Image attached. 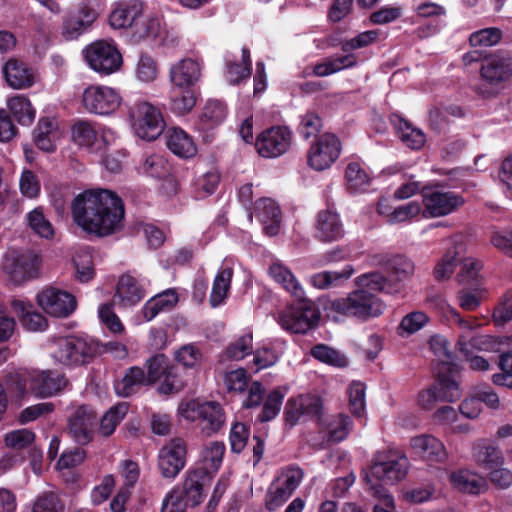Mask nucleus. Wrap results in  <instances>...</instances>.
Listing matches in <instances>:
<instances>
[{"mask_svg": "<svg viewBox=\"0 0 512 512\" xmlns=\"http://www.w3.org/2000/svg\"><path fill=\"white\" fill-rule=\"evenodd\" d=\"M71 211L79 227L98 237L117 232L124 219L121 198L107 189L88 190L79 194L72 202Z\"/></svg>", "mask_w": 512, "mask_h": 512, "instance_id": "1", "label": "nucleus"}, {"mask_svg": "<svg viewBox=\"0 0 512 512\" xmlns=\"http://www.w3.org/2000/svg\"><path fill=\"white\" fill-rule=\"evenodd\" d=\"M409 466L407 456L400 451L376 453L364 478L367 491L379 498L384 506L393 508L394 498L381 483L393 485L402 481L408 473Z\"/></svg>", "mask_w": 512, "mask_h": 512, "instance_id": "2", "label": "nucleus"}, {"mask_svg": "<svg viewBox=\"0 0 512 512\" xmlns=\"http://www.w3.org/2000/svg\"><path fill=\"white\" fill-rule=\"evenodd\" d=\"M482 83L477 92L484 98L495 97L503 88V84L512 77V55L498 51L486 55L480 66Z\"/></svg>", "mask_w": 512, "mask_h": 512, "instance_id": "3", "label": "nucleus"}, {"mask_svg": "<svg viewBox=\"0 0 512 512\" xmlns=\"http://www.w3.org/2000/svg\"><path fill=\"white\" fill-rule=\"evenodd\" d=\"M331 309L343 316L368 320L380 316L385 310V304L374 293L365 289H357L347 295L332 301Z\"/></svg>", "mask_w": 512, "mask_h": 512, "instance_id": "4", "label": "nucleus"}, {"mask_svg": "<svg viewBox=\"0 0 512 512\" xmlns=\"http://www.w3.org/2000/svg\"><path fill=\"white\" fill-rule=\"evenodd\" d=\"M40 265L41 259L38 254L11 249L4 255L2 270L11 284L22 286L39 276Z\"/></svg>", "mask_w": 512, "mask_h": 512, "instance_id": "5", "label": "nucleus"}, {"mask_svg": "<svg viewBox=\"0 0 512 512\" xmlns=\"http://www.w3.org/2000/svg\"><path fill=\"white\" fill-rule=\"evenodd\" d=\"M295 299V303L287 306L278 314L277 322L288 332L305 334L317 326L320 312L315 304L306 299L304 295Z\"/></svg>", "mask_w": 512, "mask_h": 512, "instance_id": "6", "label": "nucleus"}, {"mask_svg": "<svg viewBox=\"0 0 512 512\" xmlns=\"http://www.w3.org/2000/svg\"><path fill=\"white\" fill-rule=\"evenodd\" d=\"M469 236L464 233L453 237L454 255L450 257V273L456 271V281L464 287L481 286L483 263L474 257H462L466 251Z\"/></svg>", "mask_w": 512, "mask_h": 512, "instance_id": "7", "label": "nucleus"}, {"mask_svg": "<svg viewBox=\"0 0 512 512\" xmlns=\"http://www.w3.org/2000/svg\"><path fill=\"white\" fill-rule=\"evenodd\" d=\"M179 412L186 420L198 422L202 432L210 436L218 432L225 422V414L217 402L190 401L179 407Z\"/></svg>", "mask_w": 512, "mask_h": 512, "instance_id": "8", "label": "nucleus"}, {"mask_svg": "<svg viewBox=\"0 0 512 512\" xmlns=\"http://www.w3.org/2000/svg\"><path fill=\"white\" fill-rule=\"evenodd\" d=\"M132 127L138 137L152 141L164 131L165 122L160 109L148 102H137L130 110Z\"/></svg>", "mask_w": 512, "mask_h": 512, "instance_id": "9", "label": "nucleus"}, {"mask_svg": "<svg viewBox=\"0 0 512 512\" xmlns=\"http://www.w3.org/2000/svg\"><path fill=\"white\" fill-rule=\"evenodd\" d=\"M121 103L120 92L105 85H90L82 94L84 109L96 115H110L120 107Z\"/></svg>", "mask_w": 512, "mask_h": 512, "instance_id": "10", "label": "nucleus"}, {"mask_svg": "<svg viewBox=\"0 0 512 512\" xmlns=\"http://www.w3.org/2000/svg\"><path fill=\"white\" fill-rule=\"evenodd\" d=\"M85 60L91 69L110 75L120 69L123 58L117 47L106 41H96L84 50Z\"/></svg>", "mask_w": 512, "mask_h": 512, "instance_id": "11", "label": "nucleus"}, {"mask_svg": "<svg viewBox=\"0 0 512 512\" xmlns=\"http://www.w3.org/2000/svg\"><path fill=\"white\" fill-rule=\"evenodd\" d=\"M448 374L439 370L435 381L425 390L418 394V405L422 410L432 411L437 409L433 415L437 421L444 420L448 413Z\"/></svg>", "mask_w": 512, "mask_h": 512, "instance_id": "12", "label": "nucleus"}, {"mask_svg": "<svg viewBox=\"0 0 512 512\" xmlns=\"http://www.w3.org/2000/svg\"><path fill=\"white\" fill-rule=\"evenodd\" d=\"M284 415L290 426L296 425L301 420H316L323 422V401L317 395L305 394L288 399Z\"/></svg>", "mask_w": 512, "mask_h": 512, "instance_id": "13", "label": "nucleus"}, {"mask_svg": "<svg viewBox=\"0 0 512 512\" xmlns=\"http://www.w3.org/2000/svg\"><path fill=\"white\" fill-rule=\"evenodd\" d=\"M94 353V347L85 339L70 336L57 340L53 357L62 365L78 366L89 362Z\"/></svg>", "mask_w": 512, "mask_h": 512, "instance_id": "14", "label": "nucleus"}, {"mask_svg": "<svg viewBox=\"0 0 512 512\" xmlns=\"http://www.w3.org/2000/svg\"><path fill=\"white\" fill-rule=\"evenodd\" d=\"M293 134L286 126H272L262 131L256 138L255 147L264 158H277L290 149Z\"/></svg>", "mask_w": 512, "mask_h": 512, "instance_id": "15", "label": "nucleus"}, {"mask_svg": "<svg viewBox=\"0 0 512 512\" xmlns=\"http://www.w3.org/2000/svg\"><path fill=\"white\" fill-rule=\"evenodd\" d=\"M303 479V471L300 468L291 467L270 485L265 505L269 511H275L282 506L293 494Z\"/></svg>", "mask_w": 512, "mask_h": 512, "instance_id": "16", "label": "nucleus"}, {"mask_svg": "<svg viewBox=\"0 0 512 512\" xmlns=\"http://www.w3.org/2000/svg\"><path fill=\"white\" fill-rule=\"evenodd\" d=\"M341 149V142L336 135L324 133L310 147L308 165L316 171L328 169L339 158Z\"/></svg>", "mask_w": 512, "mask_h": 512, "instance_id": "17", "label": "nucleus"}, {"mask_svg": "<svg viewBox=\"0 0 512 512\" xmlns=\"http://www.w3.org/2000/svg\"><path fill=\"white\" fill-rule=\"evenodd\" d=\"M38 305L52 317L67 318L77 307L74 295L59 288L49 286L37 295Z\"/></svg>", "mask_w": 512, "mask_h": 512, "instance_id": "18", "label": "nucleus"}, {"mask_svg": "<svg viewBox=\"0 0 512 512\" xmlns=\"http://www.w3.org/2000/svg\"><path fill=\"white\" fill-rule=\"evenodd\" d=\"M187 446L182 438H173L158 453V469L166 479H174L186 464Z\"/></svg>", "mask_w": 512, "mask_h": 512, "instance_id": "19", "label": "nucleus"}, {"mask_svg": "<svg viewBox=\"0 0 512 512\" xmlns=\"http://www.w3.org/2000/svg\"><path fill=\"white\" fill-rule=\"evenodd\" d=\"M97 413L89 405H81L68 416V434L80 445H86L93 439Z\"/></svg>", "mask_w": 512, "mask_h": 512, "instance_id": "20", "label": "nucleus"}, {"mask_svg": "<svg viewBox=\"0 0 512 512\" xmlns=\"http://www.w3.org/2000/svg\"><path fill=\"white\" fill-rule=\"evenodd\" d=\"M451 319L463 329V333L460 335L457 343V349L463 354L466 360L469 361L470 368L478 371L488 370L489 363L486 359L481 356H470L472 352L471 348L477 345V340L473 332L476 326V320H474L473 323L464 320L458 311L450 307V320Z\"/></svg>", "mask_w": 512, "mask_h": 512, "instance_id": "21", "label": "nucleus"}, {"mask_svg": "<svg viewBox=\"0 0 512 512\" xmlns=\"http://www.w3.org/2000/svg\"><path fill=\"white\" fill-rule=\"evenodd\" d=\"M202 62L193 58H183L169 68L171 87L193 88L202 76Z\"/></svg>", "mask_w": 512, "mask_h": 512, "instance_id": "22", "label": "nucleus"}, {"mask_svg": "<svg viewBox=\"0 0 512 512\" xmlns=\"http://www.w3.org/2000/svg\"><path fill=\"white\" fill-rule=\"evenodd\" d=\"M345 234L340 215L326 209L318 212L315 222V238L321 242L330 243L343 238Z\"/></svg>", "mask_w": 512, "mask_h": 512, "instance_id": "23", "label": "nucleus"}, {"mask_svg": "<svg viewBox=\"0 0 512 512\" xmlns=\"http://www.w3.org/2000/svg\"><path fill=\"white\" fill-rule=\"evenodd\" d=\"M31 375V392L40 398L55 395L67 383L64 375L57 371L31 370Z\"/></svg>", "mask_w": 512, "mask_h": 512, "instance_id": "24", "label": "nucleus"}, {"mask_svg": "<svg viewBox=\"0 0 512 512\" xmlns=\"http://www.w3.org/2000/svg\"><path fill=\"white\" fill-rule=\"evenodd\" d=\"M146 295L144 286L132 275L124 274L119 278L114 295V303L122 307H132Z\"/></svg>", "mask_w": 512, "mask_h": 512, "instance_id": "25", "label": "nucleus"}, {"mask_svg": "<svg viewBox=\"0 0 512 512\" xmlns=\"http://www.w3.org/2000/svg\"><path fill=\"white\" fill-rule=\"evenodd\" d=\"M211 477L203 470H191L180 487V493L190 506L199 505L204 498V488L210 483Z\"/></svg>", "mask_w": 512, "mask_h": 512, "instance_id": "26", "label": "nucleus"}, {"mask_svg": "<svg viewBox=\"0 0 512 512\" xmlns=\"http://www.w3.org/2000/svg\"><path fill=\"white\" fill-rule=\"evenodd\" d=\"M3 74L8 85L14 89L29 88L35 79L33 70L26 63L15 58L5 63Z\"/></svg>", "mask_w": 512, "mask_h": 512, "instance_id": "27", "label": "nucleus"}, {"mask_svg": "<svg viewBox=\"0 0 512 512\" xmlns=\"http://www.w3.org/2000/svg\"><path fill=\"white\" fill-rule=\"evenodd\" d=\"M414 454L426 461L438 462L445 455L442 442L432 435H420L411 439Z\"/></svg>", "mask_w": 512, "mask_h": 512, "instance_id": "28", "label": "nucleus"}, {"mask_svg": "<svg viewBox=\"0 0 512 512\" xmlns=\"http://www.w3.org/2000/svg\"><path fill=\"white\" fill-rule=\"evenodd\" d=\"M268 273L270 277L294 298H301L304 289L291 270L280 261L273 262Z\"/></svg>", "mask_w": 512, "mask_h": 512, "instance_id": "29", "label": "nucleus"}, {"mask_svg": "<svg viewBox=\"0 0 512 512\" xmlns=\"http://www.w3.org/2000/svg\"><path fill=\"white\" fill-rule=\"evenodd\" d=\"M257 217L269 236L278 234L281 222V211L275 201L269 198L260 199L256 204Z\"/></svg>", "mask_w": 512, "mask_h": 512, "instance_id": "30", "label": "nucleus"}, {"mask_svg": "<svg viewBox=\"0 0 512 512\" xmlns=\"http://www.w3.org/2000/svg\"><path fill=\"white\" fill-rule=\"evenodd\" d=\"M472 456L475 463L486 470L502 466L504 457L502 452L487 440L477 441L472 448Z\"/></svg>", "mask_w": 512, "mask_h": 512, "instance_id": "31", "label": "nucleus"}, {"mask_svg": "<svg viewBox=\"0 0 512 512\" xmlns=\"http://www.w3.org/2000/svg\"><path fill=\"white\" fill-rule=\"evenodd\" d=\"M178 302V294L174 289H167L150 298L142 308L146 321L153 320L159 313L170 311Z\"/></svg>", "mask_w": 512, "mask_h": 512, "instance_id": "32", "label": "nucleus"}, {"mask_svg": "<svg viewBox=\"0 0 512 512\" xmlns=\"http://www.w3.org/2000/svg\"><path fill=\"white\" fill-rule=\"evenodd\" d=\"M391 122L396 130L398 137L409 148L418 150L425 143L424 133L412 126V124L400 115L394 114L391 116Z\"/></svg>", "mask_w": 512, "mask_h": 512, "instance_id": "33", "label": "nucleus"}, {"mask_svg": "<svg viewBox=\"0 0 512 512\" xmlns=\"http://www.w3.org/2000/svg\"><path fill=\"white\" fill-rule=\"evenodd\" d=\"M355 283L359 286V289H365L372 293L385 292L387 294H394L400 291L398 283H392L390 279L384 277L379 272L362 274L355 279Z\"/></svg>", "mask_w": 512, "mask_h": 512, "instance_id": "34", "label": "nucleus"}, {"mask_svg": "<svg viewBox=\"0 0 512 512\" xmlns=\"http://www.w3.org/2000/svg\"><path fill=\"white\" fill-rule=\"evenodd\" d=\"M167 146L172 153L182 158H191L197 153L193 138L181 128L169 131Z\"/></svg>", "mask_w": 512, "mask_h": 512, "instance_id": "35", "label": "nucleus"}, {"mask_svg": "<svg viewBox=\"0 0 512 512\" xmlns=\"http://www.w3.org/2000/svg\"><path fill=\"white\" fill-rule=\"evenodd\" d=\"M423 204L425 218L444 216L448 213V193L434 188H426L423 191Z\"/></svg>", "mask_w": 512, "mask_h": 512, "instance_id": "36", "label": "nucleus"}, {"mask_svg": "<svg viewBox=\"0 0 512 512\" xmlns=\"http://www.w3.org/2000/svg\"><path fill=\"white\" fill-rule=\"evenodd\" d=\"M142 13L139 3H124L115 8L109 17L111 26L115 29L130 27L137 23Z\"/></svg>", "mask_w": 512, "mask_h": 512, "instance_id": "37", "label": "nucleus"}, {"mask_svg": "<svg viewBox=\"0 0 512 512\" xmlns=\"http://www.w3.org/2000/svg\"><path fill=\"white\" fill-rule=\"evenodd\" d=\"M134 75L142 83L149 84L159 76L157 59L147 51H140L134 65Z\"/></svg>", "mask_w": 512, "mask_h": 512, "instance_id": "38", "label": "nucleus"}, {"mask_svg": "<svg viewBox=\"0 0 512 512\" xmlns=\"http://www.w3.org/2000/svg\"><path fill=\"white\" fill-rule=\"evenodd\" d=\"M58 136L55 122L49 118L39 120L37 127L33 131V140L35 145L44 152L55 150V140Z\"/></svg>", "mask_w": 512, "mask_h": 512, "instance_id": "39", "label": "nucleus"}, {"mask_svg": "<svg viewBox=\"0 0 512 512\" xmlns=\"http://www.w3.org/2000/svg\"><path fill=\"white\" fill-rule=\"evenodd\" d=\"M170 110L179 116L192 111L196 105V94L193 88L171 87L169 91Z\"/></svg>", "mask_w": 512, "mask_h": 512, "instance_id": "40", "label": "nucleus"}, {"mask_svg": "<svg viewBox=\"0 0 512 512\" xmlns=\"http://www.w3.org/2000/svg\"><path fill=\"white\" fill-rule=\"evenodd\" d=\"M450 482L462 492L478 494L486 489V479L474 472L461 470L450 474Z\"/></svg>", "mask_w": 512, "mask_h": 512, "instance_id": "41", "label": "nucleus"}, {"mask_svg": "<svg viewBox=\"0 0 512 512\" xmlns=\"http://www.w3.org/2000/svg\"><path fill=\"white\" fill-rule=\"evenodd\" d=\"M232 277L233 269L231 267H223L219 269L214 278L209 298L211 307L216 308L224 303L230 290Z\"/></svg>", "mask_w": 512, "mask_h": 512, "instance_id": "42", "label": "nucleus"}, {"mask_svg": "<svg viewBox=\"0 0 512 512\" xmlns=\"http://www.w3.org/2000/svg\"><path fill=\"white\" fill-rule=\"evenodd\" d=\"M356 64L357 58L354 54L328 57L323 62L314 65L312 75L326 77L343 69L354 67Z\"/></svg>", "mask_w": 512, "mask_h": 512, "instance_id": "43", "label": "nucleus"}, {"mask_svg": "<svg viewBox=\"0 0 512 512\" xmlns=\"http://www.w3.org/2000/svg\"><path fill=\"white\" fill-rule=\"evenodd\" d=\"M149 384L146 373L140 367H131L122 378L115 384L118 395L128 397L134 394L141 386Z\"/></svg>", "mask_w": 512, "mask_h": 512, "instance_id": "44", "label": "nucleus"}, {"mask_svg": "<svg viewBox=\"0 0 512 512\" xmlns=\"http://www.w3.org/2000/svg\"><path fill=\"white\" fill-rule=\"evenodd\" d=\"M384 264L389 273V279L392 283H398L400 286L402 281L414 273L413 262L402 255L388 257Z\"/></svg>", "mask_w": 512, "mask_h": 512, "instance_id": "45", "label": "nucleus"}, {"mask_svg": "<svg viewBox=\"0 0 512 512\" xmlns=\"http://www.w3.org/2000/svg\"><path fill=\"white\" fill-rule=\"evenodd\" d=\"M354 273L351 265H346L341 271H322L310 277V283L318 289H328L349 279Z\"/></svg>", "mask_w": 512, "mask_h": 512, "instance_id": "46", "label": "nucleus"}, {"mask_svg": "<svg viewBox=\"0 0 512 512\" xmlns=\"http://www.w3.org/2000/svg\"><path fill=\"white\" fill-rule=\"evenodd\" d=\"M7 107L19 124L28 126L34 121L35 110L28 98L22 95L11 97L7 101Z\"/></svg>", "mask_w": 512, "mask_h": 512, "instance_id": "47", "label": "nucleus"}, {"mask_svg": "<svg viewBox=\"0 0 512 512\" xmlns=\"http://www.w3.org/2000/svg\"><path fill=\"white\" fill-rule=\"evenodd\" d=\"M13 308L21 313V322L29 331H43L47 326L46 318L39 312L30 311L31 306L23 301L14 300Z\"/></svg>", "mask_w": 512, "mask_h": 512, "instance_id": "48", "label": "nucleus"}, {"mask_svg": "<svg viewBox=\"0 0 512 512\" xmlns=\"http://www.w3.org/2000/svg\"><path fill=\"white\" fill-rule=\"evenodd\" d=\"M29 228L44 239H51L54 236V228L44 214L42 207H36L26 215Z\"/></svg>", "mask_w": 512, "mask_h": 512, "instance_id": "49", "label": "nucleus"}, {"mask_svg": "<svg viewBox=\"0 0 512 512\" xmlns=\"http://www.w3.org/2000/svg\"><path fill=\"white\" fill-rule=\"evenodd\" d=\"M225 453V445L222 442H210L202 450L203 468L207 475L219 469Z\"/></svg>", "mask_w": 512, "mask_h": 512, "instance_id": "50", "label": "nucleus"}, {"mask_svg": "<svg viewBox=\"0 0 512 512\" xmlns=\"http://www.w3.org/2000/svg\"><path fill=\"white\" fill-rule=\"evenodd\" d=\"M129 405L121 402L111 407L101 418L99 430L103 436H110L114 433L117 425L128 413Z\"/></svg>", "mask_w": 512, "mask_h": 512, "instance_id": "51", "label": "nucleus"}, {"mask_svg": "<svg viewBox=\"0 0 512 512\" xmlns=\"http://www.w3.org/2000/svg\"><path fill=\"white\" fill-rule=\"evenodd\" d=\"M429 317L422 311H413L406 314L397 327L400 337H408L420 331L429 322Z\"/></svg>", "mask_w": 512, "mask_h": 512, "instance_id": "52", "label": "nucleus"}, {"mask_svg": "<svg viewBox=\"0 0 512 512\" xmlns=\"http://www.w3.org/2000/svg\"><path fill=\"white\" fill-rule=\"evenodd\" d=\"M64 509V502L55 491L42 492L32 504V512H63Z\"/></svg>", "mask_w": 512, "mask_h": 512, "instance_id": "53", "label": "nucleus"}, {"mask_svg": "<svg viewBox=\"0 0 512 512\" xmlns=\"http://www.w3.org/2000/svg\"><path fill=\"white\" fill-rule=\"evenodd\" d=\"M430 349L435 356V374L444 371L448 374V340L445 336L433 335L429 340Z\"/></svg>", "mask_w": 512, "mask_h": 512, "instance_id": "54", "label": "nucleus"}, {"mask_svg": "<svg viewBox=\"0 0 512 512\" xmlns=\"http://www.w3.org/2000/svg\"><path fill=\"white\" fill-rule=\"evenodd\" d=\"M352 429V420L348 415L339 413L327 425L328 440L340 442L344 440Z\"/></svg>", "mask_w": 512, "mask_h": 512, "instance_id": "55", "label": "nucleus"}, {"mask_svg": "<svg viewBox=\"0 0 512 512\" xmlns=\"http://www.w3.org/2000/svg\"><path fill=\"white\" fill-rule=\"evenodd\" d=\"M73 138L80 146L92 147L99 139L98 129L88 121H79L73 126Z\"/></svg>", "mask_w": 512, "mask_h": 512, "instance_id": "56", "label": "nucleus"}, {"mask_svg": "<svg viewBox=\"0 0 512 512\" xmlns=\"http://www.w3.org/2000/svg\"><path fill=\"white\" fill-rule=\"evenodd\" d=\"M347 188L350 191L358 192L366 188L369 184L370 178L361 165L357 162L348 164L345 172Z\"/></svg>", "mask_w": 512, "mask_h": 512, "instance_id": "57", "label": "nucleus"}, {"mask_svg": "<svg viewBox=\"0 0 512 512\" xmlns=\"http://www.w3.org/2000/svg\"><path fill=\"white\" fill-rule=\"evenodd\" d=\"M252 341L253 337L250 332L240 336L227 346L224 353L225 357L236 361L243 359L252 352Z\"/></svg>", "mask_w": 512, "mask_h": 512, "instance_id": "58", "label": "nucleus"}, {"mask_svg": "<svg viewBox=\"0 0 512 512\" xmlns=\"http://www.w3.org/2000/svg\"><path fill=\"white\" fill-rule=\"evenodd\" d=\"M31 370H23L10 377L8 384L9 393L17 400L23 399L31 391Z\"/></svg>", "mask_w": 512, "mask_h": 512, "instance_id": "59", "label": "nucleus"}, {"mask_svg": "<svg viewBox=\"0 0 512 512\" xmlns=\"http://www.w3.org/2000/svg\"><path fill=\"white\" fill-rule=\"evenodd\" d=\"M146 364L148 370L146 378L149 384L161 380L171 365L168 357L164 354H157L150 357L146 361Z\"/></svg>", "mask_w": 512, "mask_h": 512, "instance_id": "60", "label": "nucleus"}, {"mask_svg": "<svg viewBox=\"0 0 512 512\" xmlns=\"http://www.w3.org/2000/svg\"><path fill=\"white\" fill-rule=\"evenodd\" d=\"M283 399H284V394L281 392L280 389L272 390L268 394V396L264 402L263 409H262L261 413L259 414L258 419L261 422H267V421L274 419L278 415V413L281 409Z\"/></svg>", "mask_w": 512, "mask_h": 512, "instance_id": "61", "label": "nucleus"}, {"mask_svg": "<svg viewBox=\"0 0 512 512\" xmlns=\"http://www.w3.org/2000/svg\"><path fill=\"white\" fill-rule=\"evenodd\" d=\"M311 354L315 359L330 365L337 367H344L347 365V358L343 354L324 344L316 345L311 350Z\"/></svg>", "mask_w": 512, "mask_h": 512, "instance_id": "62", "label": "nucleus"}, {"mask_svg": "<svg viewBox=\"0 0 512 512\" xmlns=\"http://www.w3.org/2000/svg\"><path fill=\"white\" fill-rule=\"evenodd\" d=\"M5 444L14 450H23L29 447L35 440V433L29 429H17L5 435Z\"/></svg>", "mask_w": 512, "mask_h": 512, "instance_id": "63", "label": "nucleus"}, {"mask_svg": "<svg viewBox=\"0 0 512 512\" xmlns=\"http://www.w3.org/2000/svg\"><path fill=\"white\" fill-rule=\"evenodd\" d=\"M492 318L496 326H503L512 320V291L506 292L500 298L494 308Z\"/></svg>", "mask_w": 512, "mask_h": 512, "instance_id": "64", "label": "nucleus"}]
</instances>
